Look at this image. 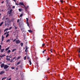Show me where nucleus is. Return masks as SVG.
<instances>
[{
    "label": "nucleus",
    "instance_id": "obj_48",
    "mask_svg": "<svg viewBox=\"0 0 80 80\" xmlns=\"http://www.w3.org/2000/svg\"><path fill=\"white\" fill-rule=\"evenodd\" d=\"M15 58H16V57H14V58H13V60H14V59H15Z\"/></svg>",
    "mask_w": 80,
    "mask_h": 80
},
{
    "label": "nucleus",
    "instance_id": "obj_51",
    "mask_svg": "<svg viewBox=\"0 0 80 80\" xmlns=\"http://www.w3.org/2000/svg\"><path fill=\"white\" fill-rule=\"evenodd\" d=\"M27 59H29V58H30V57H27Z\"/></svg>",
    "mask_w": 80,
    "mask_h": 80
},
{
    "label": "nucleus",
    "instance_id": "obj_11",
    "mask_svg": "<svg viewBox=\"0 0 80 80\" xmlns=\"http://www.w3.org/2000/svg\"><path fill=\"white\" fill-rule=\"evenodd\" d=\"M3 22H2L1 23H0V27L2 25H3Z\"/></svg>",
    "mask_w": 80,
    "mask_h": 80
},
{
    "label": "nucleus",
    "instance_id": "obj_31",
    "mask_svg": "<svg viewBox=\"0 0 80 80\" xmlns=\"http://www.w3.org/2000/svg\"><path fill=\"white\" fill-rule=\"evenodd\" d=\"M18 10L19 12H22V9H19Z\"/></svg>",
    "mask_w": 80,
    "mask_h": 80
},
{
    "label": "nucleus",
    "instance_id": "obj_64",
    "mask_svg": "<svg viewBox=\"0 0 80 80\" xmlns=\"http://www.w3.org/2000/svg\"><path fill=\"white\" fill-rule=\"evenodd\" d=\"M20 67H21V66H20Z\"/></svg>",
    "mask_w": 80,
    "mask_h": 80
},
{
    "label": "nucleus",
    "instance_id": "obj_2",
    "mask_svg": "<svg viewBox=\"0 0 80 80\" xmlns=\"http://www.w3.org/2000/svg\"><path fill=\"white\" fill-rule=\"evenodd\" d=\"M28 18H26V22H27V25L29 27V28H30V26L29 25V23L28 22Z\"/></svg>",
    "mask_w": 80,
    "mask_h": 80
},
{
    "label": "nucleus",
    "instance_id": "obj_34",
    "mask_svg": "<svg viewBox=\"0 0 80 80\" xmlns=\"http://www.w3.org/2000/svg\"><path fill=\"white\" fill-rule=\"evenodd\" d=\"M45 43H43L42 44V47H43L44 46H45Z\"/></svg>",
    "mask_w": 80,
    "mask_h": 80
},
{
    "label": "nucleus",
    "instance_id": "obj_3",
    "mask_svg": "<svg viewBox=\"0 0 80 80\" xmlns=\"http://www.w3.org/2000/svg\"><path fill=\"white\" fill-rule=\"evenodd\" d=\"M16 44L20 43V40L18 39L16 41Z\"/></svg>",
    "mask_w": 80,
    "mask_h": 80
},
{
    "label": "nucleus",
    "instance_id": "obj_8",
    "mask_svg": "<svg viewBox=\"0 0 80 80\" xmlns=\"http://www.w3.org/2000/svg\"><path fill=\"white\" fill-rule=\"evenodd\" d=\"M5 71H1V72L0 73V75H2L3 73H4Z\"/></svg>",
    "mask_w": 80,
    "mask_h": 80
},
{
    "label": "nucleus",
    "instance_id": "obj_28",
    "mask_svg": "<svg viewBox=\"0 0 80 80\" xmlns=\"http://www.w3.org/2000/svg\"><path fill=\"white\" fill-rule=\"evenodd\" d=\"M13 59H11V61H10V62H13Z\"/></svg>",
    "mask_w": 80,
    "mask_h": 80
},
{
    "label": "nucleus",
    "instance_id": "obj_61",
    "mask_svg": "<svg viewBox=\"0 0 80 80\" xmlns=\"http://www.w3.org/2000/svg\"><path fill=\"white\" fill-rule=\"evenodd\" d=\"M3 3V2H2V3Z\"/></svg>",
    "mask_w": 80,
    "mask_h": 80
},
{
    "label": "nucleus",
    "instance_id": "obj_41",
    "mask_svg": "<svg viewBox=\"0 0 80 80\" xmlns=\"http://www.w3.org/2000/svg\"><path fill=\"white\" fill-rule=\"evenodd\" d=\"M23 29H24V28H21V31H22L23 30Z\"/></svg>",
    "mask_w": 80,
    "mask_h": 80
},
{
    "label": "nucleus",
    "instance_id": "obj_63",
    "mask_svg": "<svg viewBox=\"0 0 80 80\" xmlns=\"http://www.w3.org/2000/svg\"><path fill=\"white\" fill-rule=\"evenodd\" d=\"M23 31H22V33H23Z\"/></svg>",
    "mask_w": 80,
    "mask_h": 80
},
{
    "label": "nucleus",
    "instance_id": "obj_30",
    "mask_svg": "<svg viewBox=\"0 0 80 80\" xmlns=\"http://www.w3.org/2000/svg\"><path fill=\"white\" fill-rule=\"evenodd\" d=\"M60 2H61V3H62L63 2V0H60Z\"/></svg>",
    "mask_w": 80,
    "mask_h": 80
},
{
    "label": "nucleus",
    "instance_id": "obj_10",
    "mask_svg": "<svg viewBox=\"0 0 80 80\" xmlns=\"http://www.w3.org/2000/svg\"><path fill=\"white\" fill-rule=\"evenodd\" d=\"M21 63V61H19L17 63V65H18Z\"/></svg>",
    "mask_w": 80,
    "mask_h": 80
},
{
    "label": "nucleus",
    "instance_id": "obj_9",
    "mask_svg": "<svg viewBox=\"0 0 80 80\" xmlns=\"http://www.w3.org/2000/svg\"><path fill=\"white\" fill-rule=\"evenodd\" d=\"M28 31L29 32V33H32V32H33L32 30H28Z\"/></svg>",
    "mask_w": 80,
    "mask_h": 80
},
{
    "label": "nucleus",
    "instance_id": "obj_54",
    "mask_svg": "<svg viewBox=\"0 0 80 80\" xmlns=\"http://www.w3.org/2000/svg\"><path fill=\"white\" fill-rule=\"evenodd\" d=\"M13 1H14V2H16V1H15V0H13Z\"/></svg>",
    "mask_w": 80,
    "mask_h": 80
},
{
    "label": "nucleus",
    "instance_id": "obj_21",
    "mask_svg": "<svg viewBox=\"0 0 80 80\" xmlns=\"http://www.w3.org/2000/svg\"><path fill=\"white\" fill-rule=\"evenodd\" d=\"M9 36V34H7V35H6V38H7V37H8Z\"/></svg>",
    "mask_w": 80,
    "mask_h": 80
},
{
    "label": "nucleus",
    "instance_id": "obj_47",
    "mask_svg": "<svg viewBox=\"0 0 80 80\" xmlns=\"http://www.w3.org/2000/svg\"><path fill=\"white\" fill-rule=\"evenodd\" d=\"M15 6H13L12 7V8H15Z\"/></svg>",
    "mask_w": 80,
    "mask_h": 80
},
{
    "label": "nucleus",
    "instance_id": "obj_57",
    "mask_svg": "<svg viewBox=\"0 0 80 80\" xmlns=\"http://www.w3.org/2000/svg\"><path fill=\"white\" fill-rule=\"evenodd\" d=\"M3 9H2V11L1 12H3Z\"/></svg>",
    "mask_w": 80,
    "mask_h": 80
},
{
    "label": "nucleus",
    "instance_id": "obj_45",
    "mask_svg": "<svg viewBox=\"0 0 80 80\" xmlns=\"http://www.w3.org/2000/svg\"><path fill=\"white\" fill-rule=\"evenodd\" d=\"M45 78H46V79H47L48 78H47V77L45 76Z\"/></svg>",
    "mask_w": 80,
    "mask_h": 80
},
{
    "label": "nucleus",
    "instance_id": "obj_6",
    "mask_svg": "<svg viewBox=\"0 0 80 80\" xmlns=\"http://www.w3.org/2000/svg\"><path fill=\"white\" fill-rule=\"evenodd\" d=\"M12 9L10 10L9 12L8 13V14H9V15H10L11 13H12Z\"/></svg>",
    "mask_w": 80,
    "mask_h": 80
},
{
    "label": "nucleus",
    "instance_id": "obj_16",
    "mask_svg": "<svg viewBox=\"0 0 80 80\" xmlns=\"http://www.w3.org/2000/svg\"><path fill=\"white\" fill-rule=\"evenodd\" d=\"M7 60H8V61H10V58H6Z\"/></svg>",
    "mask_w": 80,
    "mask_h": 80
},
{
    "label": "nucleus",
    "instance_id": "obj_7",
    "mask_svg": "<svg viewBox=\"0 0 80 80\" xmlns=\"http://www.w3.org/2000/svg\"><path fill=\"white\" fill-rule=\"evenodd\" d=\"M4 38H5V37L3 36V35L2 36V42H3V39H4Z\"/></svg>",
    "mask_w": 80,
    "mask_h": 80
},
{
    "label": "nucleus",
    "instance_id": "obj_44",
    "mask_svg": "<svg viewBox=\"0 0 80 80\" xmlns=\"http://www.w3.org/2000/svg\"><path fill=\"white\" fill-rule=\"evenodd\" d=\"M18 22H19V19H18L17 20V22L18 23Z\"/></svg>",
    "mask_w": 80,
    "mask_h": 80
},
{
    "label": "nucleus",
    "instance_id": "obj_49",
    "mask_svg": "<svg viewBox=\"0 0 80 80\" xmlns=\"http://www.w3.org/2000/svg\"><path fill=\"white\" fill-rule=\"evenodd\" d=\"M47 60H50V58H48V59H47Z\"/></svg>",
    "mask_w": 80,
    "mask_h": 80
},
{
    "label": "nucleus",
    "instance_id": "obj_43",
    "mask_svg": "<svg viewBox=\"0 0 80 80\" xmlns=\"http://www.w3.org/2000/svg\"><path fill=\"white\" fill-rule=\"evenodd\" d=\"M7 32H6L4 34V35H6V34H7Z\"/></svg>",
    "mask_w": 80,
    "mask_h": 80
},
{
    "label": "nucleus",
    "instance_id": "obj_42",
    "mask_svg": "<svg viewBox=\"0 0 80 80\" xmlns=\"http://www.w3.org/2000/svg\"><path fill=\"white\" fill-rule=\"evenodd\" d=\"M5 55L4 54L2 55V57H5Z\"/></svg>",
    "mask_w": 80,
    "mask_h": 80
},
{
    "label": "nucleus",
    "instance_id": "obj_46",
    "mask_svg": "<svg viewBox=\"0 0 80 80\" xmlns=\"http://www.w3.org/2000/svg\"><path fill=\"white\" fill-rule=\"evenodd\" d=\"M11 28H12V27H10L9 28V30H10V29H11Z\"/></svg>",
    "mask_w": 80,
    "mask_h": 80
},
{
    "label": "nucleus",
    "instance_id": "obj_35",
    "mask_svg": "<svg viewBox=\"0 0 80 80\" xmlns=\"http://www.w3.org/2000/svg\"><path fill=\"white\" fill-rule=\"evenodd\" d=\"M18 68H17L16 69V70H15V71H17V70H18Z\"/></svg>",
    "mask_w": 80,
    "mask_h": 80
},
{
    "label": "nucleus",
    "instance_id": "obj_14",
    "mask_svg": "<svg viewBox=\"0 0 80 80\" xmlns=\"http://www.w3.org/2000/svg\"><path fill=\"white\" fill-rule=\"evenodd\" d=\"M28 51V49H26L25 50V52L26 53H27Z\"/></svg>",
    "mask_w": 80,
    "mask_h": 80
},
{
    "label": "nucleus",
    "instance_id": "obj_50",
    "mask_svg": "<svg viewBox=\"0 0 80 80\" xmlns=\"http://www.w3.org/2000/svg\"><path fill=\"white\" fill-rule=\"evenodd\" d=\"M2 42H1V45H2V44H3V43H2Z\"/></svg>",
    "mask_w": 80,
    "mask_h": 80
},
{
    "label": "nucleus",
    "instance_id": "obj_18",
    "mask_svg": "<svg viewBox=\"0 0 80 80\" xmlns=\"http://www.w3.org/2000/svg\"><path fill=\"white\" fill-rule=\"evenodd\" d=\"M29 62L30 65H32V62H31V61L30 60L29 61Z\"/></svg>",
    "mask_w": 80,
    "mask_h": 80
},
{
    "label": "nucleus",
    "instance_id": "obj_22",
    "mask_svg": "<svg viewBox=\"0 0 80 80\" xmlns=\"http://www.w3.org/2000/svg\"><path fill=\"white\" fill-rule=\"evenodd\" d=\"M20 45H21V47H23V43H20Z\"/></svg>",
    "mask_w": 80,
    "mask_h": 80
},
{
    "label": "nucleus",
    "instance_id": "obj_37",
    "mask_svg": "<svg viewBox=\"0 0 80 80\" xmlns=\"http://www.w3.org/2000/svg\"><path fill=\"white\" fill-rule=\"evenodd\" d=\"M16 40H17V39H14L13 41V42H15V41H16Z\"/></svg>",
    "mask_w": 80,
    "mask_h": 80
},
{
    "label": "nucleus",
    "instance_id": "obj_36",
    "mask_svg": "<svg viewBox=\"0 0 80 80\" xmlns=\"http://www.w3.org/2000/svg\"><path fill=\"white\" fill-rule=\"evenodd\" d=\"M45 51H46V49L44 50L42 52V53H44Z\"/></svg>",
    "mask_w": 80,
    "mask_h": 80
},
{
    "label": "nucleus",
    "instance_id": "obj_38",
    "mask_svg": "<svg viewBox=\"0 0 80 80\" xmlns=\"http://www.w3.org/2000/svg\"><path fill=\"white\" fill-rule=\"evenodd\" d=\"M15 29H17V27H16L15 26H14Z\"/></svg>",
    "mask_w": 80,
    "mask_h": 80
},
{
    "label": "nucleus",
    "instance_id": "obj_15",
    "mask_svg": "<svg viewBox=\"0 0 80 80\" xmlns=\"http://www.w3.org/2000/svg\"><path fill=\"white\" fill-rule=\"evenodd\" d=\"M11 52V51L10 50H9L8 51H7V53H10Z\"/></svg>",
    "mask_w": 80,
    "mask_h": 80
},
{
    "label": "nucleus",
    "instance_id": "obj_52",
    "mask_svg": "<svg viewBox=\"0 0 80 80\" xmlns=\"http://www.w3.org/2000/svg\"><path fill=\"white\" fill-rule=\"evenodd\" d=\"M0 58H2V56H0Z\"/></svg>",
    "mask_w": 80,
    "mask_h": 80
},
{
    "label": "nucleus",
    "instance_id": "obj_58",
    "mask_svg": "<svg viewBox=\"0 0 80 80\" xmlns=\"http://www.w3.org/2000/svg\"><path fill=\"white\" fill-rule=\"evenodd\" d=\"M5 71H8V70H7V69H6V70H5Z\"/></svg>",
    "mask_w": 80,
    "mask_h": 80
},
{
    "label": "nucleus",
    "instance_id": "obj_60",
    "mask_svg": "<svg viewBox=\"0 0 80 80\" xmlns=\"http://www.w3.org/2000/svg\"><path fill=\"white\" fill-rule=\"evenodd\" d=\"M8 57V56H6V57Z\"/></svg>",
    "mask_w": 80,
    "mask_h": 80
},
{
    "label": "nucleus",
    "instance_id": "obj_29",
    "mask_svg": "<svg viewBox=\"0 0 80 80\" xmlns=\"http://www.w3.org/2000/svg\"><path fill=\"white\" fill-rule=\"evenodd\" d=\"M24 7H25V9H27V8H28V6L27 7H26L25 6Z\"/></svg>",
    "mask_w": 80,
    "mask_h": 80
},
{
    "label": "nucleus",
    "instance_id": "obj_19",
    "mask_svg": "<svg viewBox=\"0 0 80 80\" xmlns=\"http://www.w3.org/2000/svg\"><path fill=\"white\" fill-rule=\"evenodd\" d=\"M16 49H14L12 50V52H15V50H16Z\"/></svg>",
    "mask_w": 80,
    "mask_h": 80
},
{
    "label": "nucleus",
    "instance_id": "obj_56",
    "mask_svg": "<svg viewBox=\"0 0 80 80\" xmlns=\"http://www.w3.org/2000/svg\"><path fill=\"white\" fill-rule=\"evenodd\" d=\"M6 20H8V18H6Z\"/></svg>",
    "mask_w": 80,
    "mask_h": 80
},
{
    "label": "nucleus",
    "instance_id": "obj_39",
    "mask_svg": "<svg viewBox=\"0 0 80 80\" xmlns=\"http://www.w3.org/2000/svg\"><path fill=\"white\" fill-rule=\"evenodd\" d=\"M15 5H19V4H18L17 3H16Z\"/></svg>",
    "mask_w": 80,
    "mask_h": 80
},
{
    "label": "nucleus",
    "instance_id": "obj_4",
    "mask_svg": "<svg viewBox=\"0 0 80 80\" xmlns=\"http://www.w3.org/2000/svg\"><path fill=\"white\" fill-rule=\"evenodd\" d=\"M5 66V64L4 63H2L1 65V68H3V67H4Z\"/></svg>",
    "mask_w": 80,
    "mask_h": 80
},
{
    "label": "nucleus",
    "instance_id": "obj_17",
    "mask_svg": "<svg viewBox=\"0 0 80 80\" xmlns=\"http://www.w3.org/2000/svg\"><path fill=\"white\" fill-rule=\"evenodd\" d=\"M9 48H10V47H8L6 49V50H5L6 51H7V50H8Z\"/></svg>",
    "mask_w": 80,
    "mask_h": 80
},
{
    "label": "nucleus",
    "instance_id": "obj_13",
    "mask_svg": "<svg viewBox=\"0 0 80 80\" xmlns=\"http://www.w3.org/2000/svg\"><path fill=\"white\" fill-rule=\"evenodd\" d=\"M9 30V28H6V29H5L4 30V32H6V31H7V30Z\"/></svg>",
    "mask_w": 80,
    "mask_h": 80
},
{
    "label": "nucleus",
    "instance_id": "obj_27",
    "mask_svg": "<svg viewBox=\"0 0 80 80\" xmlns=\"http://www.w3.org/2000/svg\"><path fill=\"white\" fill-rule=\"evenodd\" d=\"M21 58V56H19L18 58H17V60L18 59H20V58Z\"/></svg>",
    "mask_w": 80,
    "mask_h": 80
},
{
    "label": "nucleus",
    "instance_id": "obj_23",
    "mask_svg": "<svg viewBox=\"0 0 80 80\" xmlns=\"http://www.w3.org/2000/svg\"><path fill=\"white\" fill-rule=\"evenodd\" d=\"M25 48L26 49H28V48H29V47H27V46H26Z\"/></svg>",
    "mask_w": 80,
    "mask_h": 80
},
{
    "label": "nucleus",
    "instance_id": "obj_26",
    "mask_svg": "<svg viewBox=\"0 0 80 80\" xmlns=\"http://www.w3.org/2000/svg\"><path fill=\"white\" fill-rule=\"evenodd\" d=\"M22 16H23V13H22L21 15H20V17H22Z\"/></svg>",
    "mask_w": 80,
    "mask_h": 80
},
{
    "label": "nucleus",
    "instance_id": "obj_53",
    "mask_svg": "<svg viewBox=\"0 0 80 80\" xmlns=\"http://www.w3.org/2000/svg\"><path fill=\"white\" fill-rule=\"evenodd\" d=\"M10 32L9 31H8V32H7V33H9Z\"/></svg>",
    "mask_w": 80,
    "mask_h": 80
},
{
    "label": "nucleus",
    "instance_id": "obj_24",
    "mask_svg": "<svg viewBox=\"0 0 80 80\" xmlns=\"http://www.w3.org/2000/svg\"><path fill=\"white\" fill-rule=\"evenodd\" d=\"M10 41V39H8L6 41V42H9Z\"/></svg>",
    "mask_w": 80,
    "mask_h": 80
},
{
    "label": "nucleus",
    "instance_id": "obj_40",
    "mask_svg": "<svg viewBox=\"0 0 80 80\" xmlns=\"http://www.w3.org/2000/svg\"><path fill=\"white\" fill-rule=\"evenodd\" d=\"M1 49H2V46L0 45V50H1Z\"/></svg>",
    "mask_w": 80,
    "mask_h": 80
},
{
    "label": "nucleus",
    "instance_id": "obj_55",
    "mask_svg": "<svg viewBox=\"0 0 80 80\" xmlns=\"http://www.w3.org/2000/svg\"><path fill=\"white\" fill-rule=\"evenodd\" d=\"M78 57H80V54H79Z\"/></svg>",
    "mask_w": 80,
    "mask_h": 80
},
{
    "label": "nucleus",
    "instance_id": "obj_32",
    "mask_svg": "<svg viewBox=\"0 0 80 80\" xmlns=\"http://www.w3.org/2000/svg\"><path fill=\"white\" fill-rule=\"evenodd\" d=\"M26 58H27V56L24 57V60H26Z\"/></svg>",
    "mask_w": 80,
    "mask_h": 80
},
{
    "label": "nucleus",
    "instance_id": "obj_12",
    "mask_svg": "<svg viewBox=\"0 0 80 80\" xmlns=\"http://www.w3.org/2000/svg\"><path fill=\"white\" fill-rule=\"evenodd\" d=\"M4 51V49H2L1 50V53H3V51Z\"/></svg>",
    "mask_w": 80,
    "mask_h": 80
},
{
    "label": "nucleus",
    "instance_id": "obj_5",
    "mask_svg": "<svg viewBox=\"0 0 80 80\" xmlns=\"http://www.w3.org/2000/svg\"><path fill=\"white\" fill-rule=\"evenodd\" d=\"M19 5H23V6H24V7H25V5H24V4H23V2H20L19 4Z\"/></svg>",
    "mask_w": 80,
    "mask_h": 80
},
{
    "label": "nucleus",
    "instance_id": "obj_20",
    "mask_svg": "<svg viewBox=\"0 0 80 80\" xmlns=\"http://www.w3.org/2000/svg\"><path fill=\"white\" fill-rule=\"evenodd\" d=\"M36 68H38V64H37L36 65Z\"/></svg>",
    "mask_w": 80,
    "mask_h": 80
},
{
    "label": "nucleus",
    "instance_id": "obj_33",
    "mask_svg": "<svg viewBox=\"0 0 80 80\" xmlns=\"http://www.w3.org/2000/svg\"><path fill=\"white\" fill-rule=\"evenodd\" d=\"M5 78H7V77H5L3 78H2V80H3L4 79H5Z\"/></svg>",
    "mask_w": 80,
    "mask_h": 80
},
{
    "label": "nucleus",
    "instance_id": "obj_62",
    "mask_svg": "<svg viewBox=\"0 0 80 80\" xmlns=\"http://www.w3.org/2000/svg\"><path fill=\"white\" fill-rule=\"evenodd\" d=\"M1 15V13H0V16Z\"/></svg>",
    "mask_w": 80,
    "mask_h": 80
},
{
    "label": "nucleus",
    "instance_id": "obj_1",
    "mask_svg": "<svg viewBox=\"0 0 80 80\" xmlns=\"http://www.w3.org/2000/svg\"><path fill=\"white\" fill-rule=\"evenodd\" d=\"M8 67H9V66L7 65H5L4 67V69H7V68H8Z\"/></svg>",
    "mask_w": 80,
    "mask_h": 80
},
{
    "label": "nucleus",
    "instance_id": "obj_25",
    "mask_svg": "<svg viewBox=\"0 0 80 80\" xmlns=\"http://www.w3.org/2000/svg\"><path fill=\"white\" fill-rule=\"evenodd\" d=\"M11 68H12V70H13V69H15V67H11Z\"/></svg>",
    "mask_w": 80,
    "mask_h": 80
},
{
    "label": "nucleus",
    "instance_id": "obj_59",
    "mask_svg": "<svg viewBox=\"0 0 80 80\" xmlns=\"http://www.w3.org/2000/svg\"><path fill=\"white\" fill-rule=\"evenodd\" d=\"M50 52H51L52 53V50H51L50 51Z\"/></svg>",
    "mask_w": 80,
    "mask_h": 80
}]
</instances>
